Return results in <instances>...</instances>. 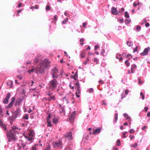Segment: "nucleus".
I'll list each match as a JSON object with an SVG mask.
<instances>
[{
	"instance_id": "obj_1",
	"label": "nucleus",
	"mask_w": 150,
	"mask_h": 150,
	"mask_svg": "<svg viewBox=\"0 0 150 150\" xmlns=\"http://www.w3.org/2000/svg\"><path fill=\"white\" fill-rule=\"evenodd\" d=\"M50 62L48 59H45L40 62L39 67L29 69L27 72L30 74L34 72L35 71L37 74H44L45 70L50 67L49 64Z\"/></svg>"
},
{
	"instance_id": "obj_2",
	"label": "nucleus",
	"mask_w": 150,
	"mask_h": 150,
	"mask_svg": "<svg viewBox=\"0 0 150 150\" xmlns=\"http://www.w3.org/2000/svg\"><path fill=\"white\" fill-rule=\"evenodd\" d=\"M25 140V143H22V145L23 148L25 147L26 144H29L33 142L35 137V133L33 130H30L28 135H24Z\"/></svg>"
},
{
	"instance_id": "obj_3",
	"label": "nucleus",
	"mask_w": 150,
	"mask_h": 150,
	"mask_svg": "<svg viewBox=\"0 0 150 150\" xmlns=\"http://www.w3.org/2000/svg\"><path fill=\"white\" fill-rule=\"evenodd\" d=\"M16 127H12V129L7 133V136L9 142L11 141H15L17 140V138L15 135L16 131L15 129H17Z\"/></svg>"
},
{
	"instance_id": "obj_4",
	"label": "nucleus",
	"mask_w": 150,
	"mask_h": 150,
	"mask_svg": "<svg viewBox=\"0 0 150 150\" xmlns=\"http://www.w3.org/2000/svg\"><path fill=\"white\" fill-rule=\"evenodd\" d=\"M57 85V82L55 79H53L50 82L49 87L50 90H53L55 88Z\"/></svg>"
},
{
	"instance_id": "obj_5",
	"label": "nucleus",
	"mask_w": 150,
	"mask_h": 150,
	"mask_svg": "<svg viewBox=\"0 0 150 150\" xmlns=\"http://www.w3.org/2000/svg\"><path fill=\"white\" fill-rule=\"evenodd\" d=\"M51 74L53 78H57L59 75L58 70L55 67L52 69Z\"/></svg>"
},
{
	"instance_id": "obj_6",
	"label": "nucleus",
	"mask_w": 150,
	"mask_h": 150,
	"mask_svg": "<svg viewBox=\"0 0 150 150\" xmlns=\"http://www.w3.org/2000/svg\"><path fill=\"white\" fill-rule=\"evenodd\" d=\"M21 111L19 108H18L15 112L13 113L12 118L13 119H15L18 116L21 115Z\"/></svg>"
},
{
	"instance_id": "obj_7",
	"label": "nucleus",
	"mask_w": 150,
	"mask_h": 150,
	"mask_svg": "<svg viewBox=\"0 0 150 150\" xmlns=\"http://www.w3.org/2000/svg\"><path fill=\"white\" fill-rule=\"evenodd\" d=\"M52 144L54 147H58L59 148H62V143L60 140H58L55 142H53Z\"/></svg>"
},
{
	"instance_id": "obj_8",
	"label": "nucleus",
	"mask_w": 150,
	"mask_h": 150,
	"mask_svg": "<svg viewBox=\"0 0 150 150\" xmlns=\"http://www.w3.org/2000/svg\"><path fill=\"white\" fill-rule=\"evenodd\" d=\"M65 137L68 140H70L72 139V137L71 132H67L64 135Z\"/></svg>"
},
{
	"instance_id": "obj_9",
	"label": "nucleus",
	"mask_w": 150,
	"mask_h": 150,
	"mask_svg": "<svg viewBox=\"0 0 150 150\" xmlns=\"http://www.w3.org/2000/svg\"><path fill=\"white\" fill-rule=\"evenodd\" d=\"M11 94L10 93H8L6 95L5 99L3 100V102L4 104H7L8 103V100L10 98Z\"/></svg>"
},
{
	"instance_id": "obj_10",
	"label": "nucleus",
	"mask_w": 150,
	"mask_h": 150,
	"mask_svg": "<svg viewBox=\"0 0 150 150\" xmlns=\"http://www.w3.org/2000/svg\"><path fill=\"white\" fill-rule=\"evenodd\" d=\"M150 50V48L148 47L146 48H145L143 52H142L141 54L142 55H146L147 54L148 52Z\"/></svg>"
},
{
	"instance_id": "obj_11",
	"label": "nucleus",
	"mask_w": 150,
	"mask_h": 150,
	"mask_svg": "<svg viewBox=\"0 0 150 150\" xmlns=\"http://www.w3.org/2000/svg\"><path fill=\"white\" fill-rule=\"evenodd\" d=\"M111 12L114 15H116L118 13V12L117 9L114 7L112 8L111 9Z\"/></svg>"
},
{
	"instance_id": "obj_12",
	"label": "nucleus",
	"mask_w": 150,
	"mask_h": 150,
	"mask_svg": "<svg viewBox=\"0 0 150 150\" xmlns=\"http://www.w3.org/2000/svg\"><path fill=\"white\" fill-rule=\"evenodd\" d=\"M137 66L135 64H133L131 65V71L130 72V71H129L128 73H134V71L137 68Z\"/></svg>"
},
{
	"instance_id": "obj_13",
	"label": "nucleus",
	"mask_w": 150,
	"mask_h": 150,
	"mask_svg": "<svg viewBox=\"0 0 150 150\" xmlns=\"http://www.w3.org/2000/svg\"><path fill=\"white\" fill-rule=\"evenodd\" d=\"M15 100V97H13L12 98V100L9 104L7 106L6 108H11Z\"/></svg>"
},
{
	"instance_id": "obj_14",
	"label": "nucleus",
	"mask_w": 150,
	"mask_h": 150,
	"mask_svg": "<svg viewBox=\"0 0 150 150\" xmlns=\"http://www.w3.org/2000/svg\"><path fill=\"white\" fill-rule=\"evenodd\" d=\"M75 115V111L73 112L72 114L71 115L69 118V119L70 120V122H73L74 120V117Z\"/></svg>"
},
{
	"instance_id": "obj_15",
	"label": "nucleus",
	"mask_w": 150,
	"mask_h": 150,
	"mask_svg": "<svg viewBox=\"0 0 150 150\" xmlns=\"http://www.w3.org/2000/svg\"><path fill=\"white\" fill-rule=\"evenodd\" d=\"M0 126L1 127L4 129L5 130H6L7 129V128L6 125L4 123L3 121L0 120Z\"/></svg>"
},
{
	"instance_id": "obj_16",
	"label": "nucleus",
	"mask_w": 150,
	"mask_h": 150,
	"mask_svg": "<svg viewBox=\"0 0 150 150\" xmlns=\"http://www.w3.org/2000/svg\"><path fill=\"white\" fill-rule=\"evenodd\" d=\"M101 128H97L93 130V132L92 134H96L99 133L100 132Z\"/></svg>"
},
{
	"instance_id": "obj_17",
	"label": "nucleus",
	"mask_w": 150,
	"mask_h": 150,
	"mask_svg": "<svg viewBox=\"0 0 150 150\" xmlns=\"http://www.w3.org/2000/svg\"><path fill=\"white\" fill-rule=\"evenodd\" d=\"M13 81L11 80H9L7 82V85L9 86V87L11 88L13 86Z\"/></svg>"
},
{
	"instance_id": "obj_18",
	"label": "nucleus",
	"mask_w": 150,
	"mask_h": 150,
	"mask_svg": "<svg viewBox=\"0 0 150 150\" xmlns=\"http://www.w3.org/2000/svg\"><path fill=\"white\" fill-rule=\"evenodd\" d=\"M116 58L117 59H118L120 61H121L122 60V58L121 57V55L120 54H117L116 56Z\"/></svg>"
},
{
	"instance_id": "obj_19",
	"label": "nucleus",
	"mask_w": 150,
	"mask_h": 150,
	"mask_svg": "<svg viewBox=\"0 0 150 150\" xmlns=\"http://www.w3.org/2000/svg\"><path fill=\"white\" fill-rule=\"evenodd\" d=\"M55 99H56V98H55L54 96H50L48 100L49 101H50L52 100H55Z\"/></svg>"
},
{
	"instance_id": "obj_20",
	"label": "nucleus",
	"mask_w": 150,
	"mask_h": 150,
	"mask_svg": "<svg viewBox=\"0 0 150 150\" xmlns=\"http://www.w3.org/2000/svg\"><path fill=\"white\" fill-rule=\"evenodd\" d=\"M38 144H35L34 146H33L31 149V150H37L36 147L38 146Z\"/></svg>"
},
{
	"instance_id": "obj_21",
	"label": "nucleus",
	"mask_w": 150,
	"mask_h": 150,
	"mask_svg": "<svg viewBox=\"0 0 150 150\" xmlns=\"http://www.w3.org/2000/svg\"><path fill=\"white\" fill-rule=\"evenodd\" d=\"M131 20L130 19H127L125 20V22L126 24H128L131 22Z\"/></svg>"
},
{
	"instance_id": "obj_22",
	"label": "nucleus",
	"mask_w": 150,
	"mask_h": 150,
	"mask_svg": "<svg viewBox=\"0 0 150 150\" xmlns=\"http://www.w3.org/2000/svg\"><path fill=\"white\" fill-rule=\"evenodd\" d=\"M127 45L129 47L132 46L133 45V43L132 42L128 41L127 42Z\"/></svg>"
},
{
	"instance_id": "obj_23",
	"label": "nucleus",
	"mask_w": 150,
	"mask_h": 150,
	"mask_svg": "<svg viewBox=\"0 0 150 150\" xmlns=\"http://www.w3.org/2000/svg\"><path fill=\"white\" fill-rule=\"evenodd\" d=\"M58 121V119L54 117L53 119V122L55 124H57V123Z\"/></svg>"
},
{
	"instance_id": "obj_24",
	"label": "nucleus",
	"mask_w": 150,
	"mask_h": 150,
	"mask_svg": "<svg viewBox=\"0 0 150 150\" xmlns=\"http://www.w3.org/2000/svg\"><path fill=\"white\" fill-rule=\"evenodd\" d=\"M84 39L83 38H81L80 39L79 41L81 42L80 45L82 46L84 44L83 42L84 41Z\"/></svg>"
},
{
	"instance_id": "obj_25",
	"label": "nucleus",
	"mask_w": 150,
	"mask_h": 150,
	"mask_svg": "<svg viewBox=\"0 0 150 150\" xmlns=\"http://www.w3.org/2000/svg\"><path fill=\"white\" fill-rule=\"evenodd\" d=\"M139 5H140V6H141L142 4L139 2H137V3L136 2H134L133 4V6H138Z\"/></svg>"
},
{
	"instance_id": "obj_26",
	"label": "nucleus",
	"mask_w": 150,
	"mask_h": 150,
	"mask_svg": "<svg viewBox=\"0 0 150 150\" xmlns=\"http://www.w3.org/2000/svg\"><path fill=\"white\" fill-rule=\"evenodd\" d=\"M77 86V90H81L80 87L79 85V83L78 82L75 83Z\"/></svg>"
},
{
	"instance_id": "obj_27",
	"label": "nucleus",
	"mask_w": 150,
	"mask_h": 150,
	"mask_svg": "<svg viewBox=\"0 0 150 150\" xmlns=\"http://www.w3.org/2000/svg\"><path fill=\"white\" fill-rule=\"evenodd\" d=\"M117 116H118L117 114L116 113L114 116V119L115 120H114V122H117V118H118Z\"/></svg>"
},
{
	"instance_id": "obj_28",
	"label": "nucleus",
	"mask_w": 150,
	"mask_h": 150,
	"mask_svg": "<svg viewBox=\"0 0 150 150\" xmlns=\"http://www.w3.org/2000/svg\"><path fill=\"white\" fill-rule=\"evenodd\" d=\"M141 29V27L139 25H137L136 27V28L135 29L137 31H140Z\"/></svg>"
},
{
	"instance_id": "obj_29",
	"label": "nucleus",
	"mask_w": 150,
	"mask_h": 150,
	"mask_svg": "<svg viewBox=\"0 0 150 150\" xmlns=\"http://www.w3.org/2000/svg\"><path fill=\"white\" fill-rule=\"evenodd\" d=\"M127 132H122V137L123 138H126V134L127 133Z\"/></svg>"
},
{
	"instance_id": "obj_30",
	"label": "nucleus",
	"mask_w": 150,
	"mask_h": 150,
	"mask_svg": "<svg viewBox=\"0 0 150 150\" xmlns=\"http://www.w3.org/2000/svg\"><path fill=\"white\" fill-rule=\"evenodd\" d=\"M68 18H67L65 20H64L62 21V23L63 24H66V23L68 21Z\"/></svg>"
},
{
	"instance_id": "obj_31",
	"label": "nucleus",
	"mask_w": 150,
	"mask_h": 150,
	"mask_svg": "<svg viewBox=\"0 0 150 150\" xmlns=\"http://www.w3.org/2000/svg\"><path fill=\"white\" fill-rule=\"evenodd\" d=\"M29 118V116L28 115H25L23 117V118L25 120H27Z\"/></svg>"
},
{
	"instance_id": "obj_32",
	"label": "nucleus",
	"mask_w": 150,
	"mask_h": 150,
	"mask_svg": "<svg viewBox=\"0 0 150 150\" xmlns=\"http://www.w3.org/2000/svg\"><path fill=\"white\" fill-rule=\"evenodd\" d=\"M125 16L127 18H129V14L127 12H125L124 14Z\"/></svg>"
},
{
	"instance_id": "obj_33",
	"label": "nucleus",
	"mask_w": 150,
	"mask_h": 150,
	"mask_svg": "<svg viewBox=\"0 0 150 150\" xmlns=\"http://www.w3.org/2000/svg\"><path fill=\"white\" fill-rule=\"evenodd\" d=\"M147 22L146 18H144L143 20L141 23V25H143Z\"/></svg>"
},
{
	"instance_id": "obj_34",
	"label": "nucleus",
	"mask_w": 150,
	"mask_h": 150,
	"mask_svg": "<svg viewBox=\"0 0 150 150\" xmlns=\"http://www.w3.org/2000/svg\"><path fill=\"white\" fill-rule=\"evenodd\" d=\"M47 122L48 124V126L49 127H51L52 125H51V121L50 120H48L47 121Z\"/></svg>"
},
{
	"instance_id": "obj_35",
	"label": "nucleus",
	"mask_w": 150,
	"mask_h": 150,
	"mask_svg": "<svg viewBox=\"0 0 150 150\" xmlns=\"http://www.w3.org/2000/svg\"><path fill=\"white\" fill-rule=\"evenodd\" d=\"M64 111V109L63 108H61L59 110L60 113H62Z\"/></svg>"
},
{
	"instance_id": "obj_36",
	"label": "nucleus",
	"mask_w": 150,
	"mask_h": 150,
	"mask_svg": "<svg viewBox=\"0 0 150 150\" xmlns=\"http://www.w3.org/2000/svg\"><path fill=\"white\" fill-rule=\"evenodd\" d=\"M125 63L127 67L129 66L130 64V63L128 62V60H127L125 62Z\"/></svg>"
},
{
	"instance_id": "obj_37",
	"label": "nucleus",
	"mask_w": 150,
	"mask_h": 150,
	"mask_svg": "<svg viewBox=\"0 0 150 150\" xmlns=\"http://www.w3.org/2000/svg\"><path fill=\"white\" fill-rule=\"evenodd\" d=\"M39 59L38 57H35L34 59V63H36L38 62Z\"/></svg>"
},
{
	"instance_id": "obj_38",
	"label": "nucleus",
	"mask_w": 150,
	"mask_h": 150,
	"mask_svg": "<svg viewBox=\"0 0 150 150\" xmlns=\"http://www.w3.org/2000/svg\"><path fill=\"white\" fill-rule=\"evenodd\" d=\"M94 62H96V64H98V62L99 61V60L98 58H95L94 59Z\"/></svg>"
},
{
	"instance_id": "obj_39",
	"label": "nucleus",
	"mask_w": 150,
	"mask_h": 150,
	"mask_svg": "<svg viewBox=\"0 0 150 150\" xmlns=\"http://www.w3.org/2000/svg\"><path fill=\"white\" fill-rule=\"evenodd\" d=\"M137 146V144L135 143L134 144L131 145L130 146L131 147H135Z\"/></svg>"
},
{
	"instance_id": "obj_40",
	"label": "nucleus",
	"mask_w": 150,
	"mask_h": 150,
	"mask_svg": "<svg viewBox=\"0 0 150 150\" xmlns=\"http://www.w3.org/2000/svg\"><path fill=\"white\" fill-rule=\"evenodd\" d=\"M26 83L27 84H28V85H30L31 86H32L34 83V81H32L31 82V84H30V82L26 81Z\"/></svg>"
},
{
	"instance_id": "obj_41",
	"label": "nucleus",
	"mask_w": 150,
	"mask_h": 150,
	"mask_svg": "<svg viewBox=\"0 0 150 150\" xmlns=\"http://www.w3.org/2000/svg\"><path fill=\"white\" fill-rule=\"evenodd\" d=\"M81 56L82 57V58H83L86 56V55L85 53L84 52H82L81 54Z\"/></svg>"
},
{
	"instance_id": "obj_42",
	"label": "nucleus",
	"mask_w": 150,
	"mask_h": 150,
	"mask_svg": "<svg viewBox=\"0 0 150 150\" xmlns=\"http://www.w3.org/2000/svg\"><path fill=\"white\" fill-rule=\"evenodd\" d=\"M50 148L51 147L50 145H48V146H47V147L45 149H44V150H50Z\"/></svg>"
},
{
	"instance_id": "obj_43",
	"label": "nucleus",
	"mask_w": 150,
	"mask_h": 150,
	"mask_svg": "<svg viewBox=\"0 0 150 150\" xmlns=\"http://www.w3.org/2000/svg\"><path fill=\"white\" fill-rule=\"evenodd\" d=\"M17 77L20 80L22 79L23 78V76L21 75H18L17 76Z\"/></svg>"
},
{
	"instance_id": "obj_44",
	"label": "nucleus",
	"mask_w": 150,
	"mask_h": 150,
	"mask_svg": "<svg viewBox=\"0 0 150 150\" xmlns=\"http://www.w3.org/2000/svg\"><path fill=\"white\" fill-rule=\"evenodd\" d=\"M88 92L90 93H91L93 92V89L92 88L89 89Z\"/></svg>"
},
{
	"instance_id": "obj_45",
	"label": "nucleus",
	"mask_w": 150,
	"mask_h": 150,
	"mask_svg": "<svg viewBox=\"0 0 150 150\" xmlns=\"http://www.w3.org/2000/svg\"><path fill=\"white\" fill-rule=\"evenodd\" d=\"M140 96H142V99L144 100V96L142 92H141L140 93Z\"/></svg>"
},
{
	"instance_id": "obj_46",
	"label": "nucleus",
	"mask_w": 150,
	"mask_h": 150,
	"mask_svg": "<svg viewBox=\"0 0 150 150\" xmlns=\"http://www.w3.org/2000/svg\"><path fill=\"white\" fill-rule=\"evenodd\" d=\"M105 52V50L104 49H102L100 53V54H101V55H103V54Z\"/></svg>"
},
{
	"instance_id": "obj_47",
	"label": "nucleus",
	"mask_w": 150,
	"mask_h": 150,
	"mask_svg": "<svg viewBox=\"0 0 150 150\" xmlns=\"http://www.w3.org/2000/svg\"><path fill=\"white\" fill-rule=\"evenodd\" d=\"M129 132L130 133H133L134 132V130L133 129H131L129 131Z\"/></svg>"
},
{
	"instance_id": "obj_48",
	"label": "nucleus",
	"mask_w": 150,
	"mask_h": 150,
	"mask_svg": "<svg viewBox=\"0 0 150 150\" xmlns=\"http://www.w3.org/2000/svg\"><path fill=\"white\" fill-rule=\"evenodd\" d=\"M117 142L118 144H117V146H119L120 145V141L119 139H118L117 141Z\"/></svg>"
},
{
	"instance_id": "obj_49",
	"label": "nucleus",
	"mask_w": 150,
	"mask_h": 150,
	"mask_svg": "<svg viewBox=\"0 0 150 150\" xmlns=\"http://www.w3.org/2000/svg\"><path fill=\"white\" fill-rule=\"evenodd\" d=\"M3 114V110L0 107V116H2Z\"/></svg>"
},
{
	"instance_id": "obj_50",
	"label": "nucleus",
	"mask_w": 150,
	"mask_h": 150,
	"mask_svg": "<svg viewBox=\"0 0 150 150\" xmlns=\"http://www.w3.org/2000/svg\"><path fill=\"white\" fill-rule=\"evenodd\" d=\"M99 46L98 45H96L95 46V50H97L99 48Z\"/></svg>"
},
{
	"instance_id": "obj_51",
	"label": "nucleus",
	"mask_w": 150,
	"mask_h": 150,
	"mask_svg": "<svg viewBox=\"0 0 150 150\" xmlns=\"http://www.w3.org/2000/svg\"><path fill=\"white\" fill-rule=\"evenodd\" d=\"M46 10H49L50 9V7L48 6H47L46 7Z\"/></svg>"
},
{
	"instance_id": "obj_52",
	"label": "nucleus",
	"mask_w": 150,
	"mask_h": 150,
	"mask_svg": "<svg viewBox=\"0 0 150 150\" xmlns=\"http://www.w3.org/2000/svg\"><path fill=\"white\" fill-rule=\"evenodd\" d=\"M51 116L50 115V114H49L48 116L47 117V120H49L50 118H51Z\"/></svg>"
},
{
	"instance_id": "obj_53",
	"label": "nucleus",
	"mask_w": 150,
	"mask_h": 150,
	"mask_svg": "<svg viewBox=\"0 0 150 150\" xmlns=\"http://www.w3.org/2000/svg\"><path fill=\"white\" fill-rule=\"evenodd\" d=\"M87 23L86 22H84L82 25V26L83 27H85L87 25Z\"/></svg>"
},
{
	"instance_id": "obj_54",
	"label": "nucleus",
	"mask_w": 150,
	"mask_h": 150,
	"mask_svg": "<svg viewBox=\"0 0 150 150\" xmlns=\"http://www.w3.org/2000/svg\"><path fill=\"white\" fill-rule=\"evenodd\" d=\"M57 17H58V16L57 15H55L54 17V20L55 21H57Z\"/></svg>"
},
{
	"instance_id": "obj_55",
	"label": "nucleus",
	"mask_w": 150,
	"mask_h": 150,
	"mask_svg": "<svg viewBox=\"0 0 150 150\" xmlns=\"http://www.w3.org/2000/svg\"><path fill=\"white\" fill-rule=\"evenodd\" d=\"M137 47H136V48L134 49H133V52L134 53L137 52Z\"/></svg>"
},
{
	"instance_id": "obj_56",
	"label": "nucleus",
	"mask_w": 150,
	"mask_h": 150,
	"mask_svg": "<svg viewBox=\"0 0 150 150\" xmlns=\"http://www.w3.org/2000/svg\"><path fill=\"white\" fill-rule=\"evenodd\" d=\"M123 19H120L118 20V21L120 23H122L123 21Z\"/></svg>"
},
{
	"instance_id": "obj_57",
	"label": "nucleus",
	"mask_w": 150,
	"mask_h": 150,
	"mask_svg": "<svg viewBox=\"0 0 150 150\" xmlns=\"http://www.w3.org/2000/svg\"><path fill=\"white\" fill-rule=\"evenodd\" d=\"M129 91L128 90H126L125 91V93L126 95H127L128 94Z\"/></svg>"
},
{
	"instance_id": "obj_58",
	"label": "nucleus",
	"mask_w": 150,
	"mask_h": 150,
	"mask_svg": "<svg viewBox=\"0 0 150 150\" xmlns=\"http://www.w3.org/2000/svg\"><path fill=\"white\" fill-rule=\"evenodd\" d=\"M149 25L150 24L149 23H147L145 25V26L146 27V28L148 27L149 26Z\"/></svg>"
},
{
	"instance_id": "obj_59",
	"label": "nucleus",
	"mask_w": 150,
	"mask_h": 150,
	"mask_svg": "<svg viewBox=\"0 0 150 150\" xmlns=\"http://www.w3.org/2000/svg\"><path fill=\"white\" fill-rule=\"evenodd\" d=\"M127 119L128 120V122H130L131 121V118L130 117H129L128 116L127 117Z\"/></svg>"
},
{
	"instance_id": "obj_60",
	"label": "nucleus",
	"mask_w": 150,
	"mask_h": 150,
	"mask_svg": "<svg viewBox=\"0 0 150 150\" xmlns=\"http://www.w3.org/2000/svg\"><path fill=\"white\" fill-rule=\"evenodd\" d=\"M22 11V10L21 9H19V10L17 12L18 14H17V16H19V15L18 14L19 13L21 12Z\"/></svg>"
},
{
	"instance_id": "obj_61",
	"label": "nucleus",
	"mask_w": 150,
	"mask_h": 150,
	"mask_svg": "<svg viewBox=\"0 0 150 150\" xmlns=\"http://www.w3.org/2000/svg\"><path fill=\"white\" fill-rule=\"evenodd\" d=\"M76 96L78 98H79L80 97V95L77 92H76Z\"/></svg>"
},
{
	"instance_id": "obj_62",
	"label": "nucleus",
	"mask_w": 150,
	"mask_h": 150,
	"mask_svg": "<svg viewBox=\"0 0 150 150\" xmlns=\"http://www.w3.org/2000/svg\"><path fill=\"white\" fill-rule=\"evenodd\" d=\"M129 137H130V139H132L134 138V135L131 136V135H130Z\"/></svg>"
},
{
	"instance_id": "obj_63",
	"label": "nucleus",
	"mask_w": 150,
	"mask_h": 150,
	"mask_svg": "<svg viewBox=\"0 0 150 150\" xmlns=\"http://www.w3.org/2000/svg\"><path fill=\"white\" fill-rule=\"evenodd\" d=\"M147 127L146 126H144L142 128V130H144L145 129H146Z\"/></svg>"
},
{
	"instance_id": "obj_64",
	"label": "nucleus",
	"mask_w": 150,
	"mask_h": 150,
	"mask_svg": "<svg viewBox=\"0 0 150 150\" xmlns=\"http://www.w3.org/2000/svg\"><path fill=\"white\" fill-rule=\"evenodd\" d=\"M147 115V117H149L150 116V112H148Z\"/></svg>"
}]
</instances>
